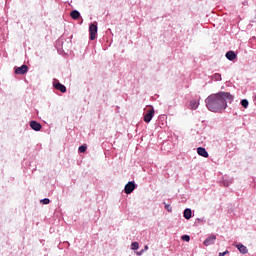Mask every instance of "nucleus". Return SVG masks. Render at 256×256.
Segmentation results:
<instances>
[{
	"label": "nucleus",
	"instance_id": "20",
	"mask_svg": "<svg viewBox=\"0 0 256 256\" xmlns=\"http://www.w3.org/2000/svg\"><path fill=\"white\" fill-rule=\"evenodd\" d=\"M182 241L189 242V241H191V237H189V235H184V236H182Z\"/></svg>",
	"mask_w": 256,
	"mask_h": 256
},
{
	"label": "nucleus",
	"instance_id": "9",
	"mask_svg": "<svg viewBox=\"0 0 256 256\" xmlns=\"http://www.w3.org/2000/svg\"><path fill=\"white\" fill-rule=\"evenodd\" d=\"M30 127L33 129V131H39L42 128L41 124L37 121H31Z\"/></svg>",
	"mask_w": 256,
	"mask_h": 256
},
{
	"label": "nucleus",
	"instance_id": "17",
	"mask_svg": "<svg viewBox=\"0 0 256 256\" xmlns=\"http://www.w3.org/2000/svg\"><path fill=\"white\" fill-rule=\"evenodd\" d=\"M212 79H213L214 81H221V74H219V73L214 74V75L212 76Z\"/></svg>",
	"mask_w": 256,
	"mask_h": 256
},
{
	"label": "nucleus",
	"instance_id": "1",
	"mask_svg": "<svg viewBox=\"0 0 256 256\" xmlns=\"http://www.w3.org/2000/svg\"><path fill=\"white\" fill-rule=\"evenodd\" d=\"M233 95L229 92L211 94L205 100L206 107L213 113H221L227 109V103H232Z\"/></svg>",
	"mask_w": 256,
	"mask_h": 256
},
{
	"label": "nucleus",
	"instance_id": "7",
	"mask_svg": "<svg viewBox=\"0 0 256 256\" xmlns=\"http://www.w3.org/2000/svg\"><path fill=\"white\" fill-rule=\"evenodd\" d=\"M53 86L57 89V91H60L61 93H67V87H65V85L61 84L60 82L54 83Z\"/></svg>",
	"mask_w": 256,
	"mask_h": 256
},
{
	"label": "nucleus",
	"instance_id": "2",
	"mask_svg": "<svg viewBox=\"0 0 256 256\" xmlns=\"http://www.w3.org/2000/svg\"><path fill=\"white\" fill-rule=\"evenodd\" d=\"M90 41L97 39V23H92L89 26Z\"/></svg>",
	"mask_w": 256,
	"mask_h": 256
},
{
	"label": "nucleus",
	"instance_id": "21",
	"mask_svg": "<svg viewBox=\"0 0 256 256\" xmlns=\"http://www.w3.org/2000/svg\"><path fill=\"white\" fill-rule=\"evenodd\" d=\"M165 209H167L169 213H171V211H173V207H171V205H169V204H165Z\"/></svg>",
	"mask_w": 256,
	"mask_h": 256
},
{
	"label": "nucleus",
	"instance_id": "11",
	"mask_svg": "<svg viewBox=\"0 0 256 256\" xmlns=\"http://www.w3.org/2000/svg\"><path fill=\"white\" fill-rule=\"evenodd\" d=\"M226 58L229 60V61H235V59H237V54H235L234 51H228L226 53Z\"/></svg>",
	"mask_w": 256,
	"mask_h": 256
},
{
	"label": "nucleus",
	"instance_id": "12",
	"mask_svg": "<svg viewBox=\"0 0 256 256\" xmlns=\"http://www.w3.org/2000/svg\"><path fill=\"white\" fill-rule=\"evenodd\" d=\"M70 17L74 20H77L79 19V17H81V13H79V11L77 10H73L71 13H70Z\"/></svg>",
	"mask_w": 256,
	"mask_h": 256
},
{
	"label": "nucleus",
	"instance_id": "19",
	"mask_svg": "<svg viewBox=\"0 0 256 256\" xmlns=\"http://www.w3.org/2000/svg\"><path fill=\"white\" fill-rule=\"evenodd\" d=\"M78 150H79L80 153H85V151H87V146L82 145V146L79 147Z\"/></svg>",
	"mask_w": 256,
	"mask_h": 256
},
{
	"label": "nucleus",
	"instance_id": "18",
	"mask_svg": "<svg viewBox=\"0 0 256 256\" xmlns=\"http://www.w3.org/2000/svg\"><path fill=\"white\" fill-rule=\"evenodd\" d=\"M40 203H42L43 205H49V203H51V200H49V198H44L40 201Z\"/></svg>",
	"mask_w": 256,
	"mask_h": 256
},
{
	"label": "nucleus",
	"instance_id": "8",
	"mask_svg": "<svg viewBox=\"0 0 256 256\" xmlns=\"http://www.w3.org/2000/svg\"><path fill=\"white\" fill-rule=\"evenodd\" d=\"M197 153H198V155H200V157H205V158L209 157V153L203 147H198L197 148Z\"/></svg>",
	"mask_w": 256,
	"mask_h": 256
},
{
	"label": "nucleus",
	"instance_id": "22",
	"mask_svg": "<svg viewBox=\"0 0 256 256\" xmlns=\"http://www.w3.org/2000/svg\"><path fill=\"white\" fill-rule=\"evenodd\" d=\"M227 254H229V251H228V250H226V251H224V252H220L218 256H225V255H227Z\"/></svg>",
	"mask_w": 256,
	"mask_h": 256
},
{
	"label": "nucleus",
	"instance_id": "5",
	"mask_svg": "<svg viewBox=\"0 0 256 256\" xmlns=\"http://www.w3.org/2000/svg\"><path fill=\"white\" fill-rule=\"evenodd\" d=\"M27 71H29V68L25 64L15 69L16 75H25Z\"/></svg>",
	"mask_w": 256,
	"mask_h": 256
},
{
	"label": "nucleus",
	"instance_id": "13",
	"mask_svg": "<svg viewBox=\"0 0 256 256\" xmlns=\"http://www.w3.org/2000/svg\"><path fill=\"white\" fill-rule=\"evenodd\" d=\"M183 215L186 219H191V215H192L191 209L189 208L185 209Z\"/></svg>",
	"mask_w": 256,
	"mask_h": 256
},
{
	"label": "nucleus",
	"instance_id": "23",
	"mask_svg": "<svg viewBox=\"0 0 256 256\" xmlns=\"http://www.w3.org/2000/svg\"><path fill=\"white\" fill-rule=\"evenodd\" d=\"M144 249H145V251H147V249H149V246L146 245V246L144 247Z\"/></svg>",
	"mask_w": 256,
	"mask_h": 256
},
{
	"label": "nucleus",
	"instance_id": "10",
	"mask_svg": "<svg viewBox=\"0 0 256 256\" xmlns=\"http://www.w3.org/2000/svg\"><path fill=\"white\" fill-rule=\"evenodd\" d=\"M236 247H237L238 251H239L240 253H242V255H246V253H248V251H249V250L247 249V246H245V245H243V244H237Z\"/></svg>",
	"mask_w": 256,
	"mask_h": 256
},
{
	"label": "nucleus",
	"instance_id": "14",
	"mask_svg": "<svg viewBox=\"0 0 256 256\" xmlns=\"http://www.w3.org/2000/svg\"><path fill=\"white\" fill-rule=\"evenodd\" d=\"M190 107H191V109H193V110L197 109V107H199V103L197 102V100H192V101L190 102Z\"/></svg>",
	"mask_w": 256,
	"mask_h": 256
},
{
	"label": "nucleus",
	"instance_id": "15",
	"mask_svg": "<svg viewBox=\"0 0 256 256\" xmlns=\"http://www.w3.org/2000/svg\"><path fill=\"white\" fill-rule=\"evenodd\" d=\"M241 105L244 109H247V107H249V101H247V99L241 100Z\"/></svg>",
	"mask_w": 256,
	"mask_h": 256
},
{
	"label": "nucleus",
	"instance_id": "6",
	"mask_svg": "<svg viewBox=\"0 0 256 256\" xmlns=\"http://www.w3.org/2000/svg\"><path fill=\"white\" fill-rule=\"evenodd\" d=\"M217 239V236L215 234H211L206 240L204 241L205 247H209V245H213L215 243V240Z\"/></svg>",
	"mask_w": 256,
	"mask_h": 256
},
{
	"label": "nucleus",
	"instance_id": "16",
	"mask_svg": "<svg viewBox=\"0 0 256 256\" xmlns=\"http://www.w3.org/2000/svg\"><path fill=\"white\" fill-rule=\"evenodd\" d=\"M131 249H132L133 251H137V249H139V243H138V242H133V243L131 244Z\"/></svg>",
	"mask_w": 256,
	"mask_h": 256
},
{
	"label": "nucleus",
	"instance_id": "4",
	"mask_svg": "<svg viewBox=\"0 0 256 256\" xmlns=\"http://www.w3.org/2000/svg\"><path fill=\"white\" fill-rule=\"evenodd\" d=\"M155 116V110L151 109L148 110L147 113L144 115L145 123H151V119Z\"/></svg>",
	"mask_w": 256,
	"mask_h": 256
},
{
	"label": "nucleus",
	"instance_id": "3",
	"mask_svg": "<svg viewBox=\"0 0 256 256\" xmlns=\"http://www.w3.org/2000/svg\"><path fill=\"white\" fill-rule=\"evenodd\" d=\"M132 191H135V182H128L125 185L124 192L126 193V195H131Z\"/></svg>",
	"mask_w": 256,
	"mask_h": 256
}]
</instances>
